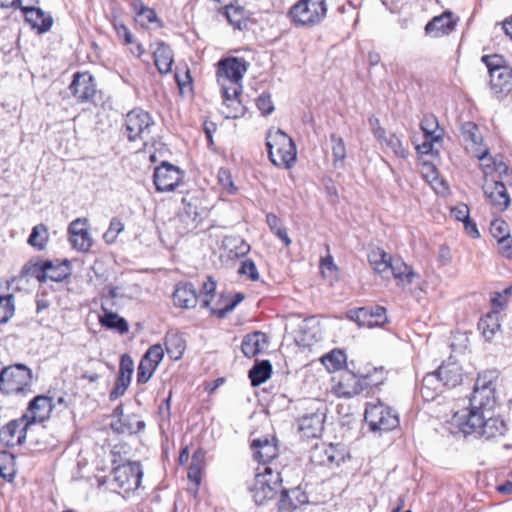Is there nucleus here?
I'll return each mask as SVG.
<instances>
[{"mask_svg":"<svg viewBox=\"0 0 512 512\" xmlns=\"http://www.w3.org/2000/svg\"><path fill=\"white\" fill-rule=\"evenodd\" d=\"M488 413L473 410L459 411L452 417V425L465 436L474 435L489 440L504 435L506 432L505 422L492 416L487 417Z\"/></svg>","mask_w":512,"mask_h":512,"instance_id":"f257e3e1","label":"nucleus"},{"mask_svg":"<svg viewBox=\"0 0 512 512\" xmlns=\"http://www.w3.org/2000/svg\"><path fill=\"white\" fill-rule=\"evenodd\" d=\"M269 160L277 167L291 168L297 159L296 145L281 129H270L266 135Z\"/></svg>","mask_w":512,"mask_h":512,"instance_id":"f03ea898","label":"nucleus"},{"mask_svg":"<svg viewBox=\"0 0 512 512\" xmlns=\"http://www.w3.org/2000/svg\"><path fill=\"white\" fill-rule=\"evenodd\" d=\"M281 478L279 472H274L270 467L264 466L263 472H258L249 491L257 505H264L272 500L280 491Z\"/></svg>","mask_w":512,"mask_h":512,"instance_id":"7ed1b4c3","label":"nucleus"},{"mask_svg":"<svg viewBox=\"0 0 512 512\" xmlns=\"http://www.w3.org/2000/svg\"><path fill=\"white\" fill-rule=\"evenodd\" d=\"M495 378L496 375L493 371L479 374L470 397L471 408L469 410L490 412L496 403L495 386L493 384Z\"/></svg>","mask_w":512,"mask_h":512,"instance_id":"20e7f679","label":"nucleus"},{"mask_svg":"<svg viewBox=\"0 0 512 512\" xmlns=\"http://www.w3.org/2000/svg\"><path fill=\"white\" fill-rule=\"evenodd\" d=\"M72 273L68 259H34V277L41 283L47 281L62 282Z\"/></svg>","mask_w":512,"mask_h":512,"instance_id":"39448f33","label":"nucleus"},{"mask_svg":"<svg viewBox=\"0 0 512 512\" xmlns=\"http://www.w3.org/2000/svg\"><path fill=\"white\" fill-rule=\"evenodd\" d=\"M364 418L373 432L391 431L399 425L398 414L380 401L367 404Z\"/></svg>","mask_w":512,"mask_h":512,"instance_id":"423d86ee","label":"nucleus"},{"mask_svg":"<svg viewBox=\"0 0 512 512\" xmlns=\"http://www.w3.org/2000/svg\"><path fill=\"white\" fill-rule=\"evenodd\" d=\"M327 12L325 0H299L290 9L292 21L298 26H312L322 21Z\"/></svg>","mask_w":512,"mask_h":512,"instance_id":"0eeeda50","label":"nucleus"},{"mask_svg":"<svg viewBox=\"0 0 512 512\" xmlns=\"http://www.w3.org/2000/svg\"><path fill=\"white\" fill-rule=\"evenodd\" d=\"M31 377V370L23 364L2 368L0 388L8 394L23 392Z\"/></svg>","mask_w":512,"mask_h":512,"instance_id":"6e6552de","label":"nucleus"},{"mask_svg":"<svg viewBox=\"0 0 512 512\" xmlns=\"http://www.w3.org/2000/svg\"><path fill=\"white\" fill-rule=\"evenodd\" d=\"M153 124L148 112L134 109L126 115L124 135L129 141L145 140L150 135Z\"/></svg>","mask_w":512,"mask_h":512,"instance_id":"1a4fd4ad","label":"nucleus"},{"mask_svg":"<svg viewBox=\"0 0 512 512\" xmlns=\"http://www.w3.org/2000/svg\"><path fill=\"white\" fill-rule=\"evenodd\" d=\"M143 477L141 464L128 461L113 469V481L124 492L135 491L140 487Z\"/></svg>","mask_w":512,"mask_h":512,"instance_id":"9d476101","label":"nucleus"},{"mask_svg":"<svg viewBox=\"0 0 512 512\" xmlns=\"http://www.w3.org/2000/svg\"><path fill=\"white\" fill-rule=\"evenodd\" d=\"M332 381V392L340 398H351L368 386L366 377L359 378L349 370L342 371L337 377H333Z\"/></svg>","mask_w":512,"mask_h":512,"instance_id":"9b49d317","label":"nucleus"},{"mask_svg":"<svg viewBox=\"0 0 512 512\" xmlns=\"http://www.w3.org/2000/svg\"><path fill=\"white\" fill-rule=\"evenodd\" d=\"M184 172L169 162L163 161L154 170L153 181L157 191H173L182 182Z\"/></svg>","mask_w":512,"mask_h":512,"instance_id":"f8f14e48","label":"nucleus"},{"mask_svg":"<svg viewBox=\"0 0 512 512\" xmlns=\"http://www.w3.org/2000/svg\"><path fill=\"white\" fill-rule=\"evenodd\" d=\"M68 89L79 103L94 102L97 94L95 79L88 72H76Z\"/></svg>","mask_w":512,"mask_h":512,"instance_id":"ddd939ff","label":"nucleus"},{"mask_svg":"<svg viewBox=\"0 0 512 512\" xmlns=\"http://www.w3.org/2000/svg\"><path fill=\"white\" fill-rule=\"evenodd\" d=\"M247 71V62L243 58L230 57L220 60L217 70L218 83H241Z\"/></svg>","mask_w":512,"mask_h":512,"instance_id":"4468645a","label":"nucleus"},{"mask_svg":"<svg viewBox=\"0 0 512 512\" xmlns=\"http://www.w3.org/2000/svg\"><path fill=\"white\" fill-rule=\"evenodd\" d=\"M30 424H32V418H29L27 415L10 421L0 429V442L8 447L21 445L26 438L27 429Z\"/></svg>","mask_w":512,"mask_h":512,"instance_id":"2eb2a0df","label":"nucleus"},{"mask_svg":"<svg viewBox=\"0 0 512 512\" xmlns=\"http://www.w3.org/2000/svg\"><path fill=\"white\" fill-rule=\"evenodd\" d=\"M134 371V363L128 354H123L120 359L119 373L116 378L114 388L109 394V399L114 401L123 396L126 392Z\"/></svg>","mask_w":512,"mask_h":512,"instance_id":"dca6fc26","label":"nucleus"},{"mask_svg":"<svg viewBox=\"0 0 512 512\" xmlns=\"http://www.w3.org/2000/svg\"><path fill=\"white\" fill-rule=\"evenodd\" d=\"M483 189L487 200L497 210L502 211L508 207L510 198L506 186L501 181L486 180Z\"/></svg>","mask_w":512,"mask_h":512,"instance_id":"f3484780","label":"nucleus"},{"mask_svg":"<svg viewBox=\"0 0 512 512\" xmlns=\"http://www.w3.org/2000/svg\"><path fill=\"white\" fill-rule=\"evenodd\" d=\"M253 457L259 463L266 465L278 455V447L274 438L267 437L254 439L251 443Z\"/></svg>","mask_w":512,"mask_h":512,"instance_id":"a211bd4d","label":"nucleus"},{"mask_svg":"<svg viewBox=\"0 0 512 512\" xmlns=\"http://www.w3.org/2000/svg\"><path fill=\"white\" fill-rule=\"evenodd\" d=\"M299 431L303 437L317 438L321 435L324 428V414L314 412L302 416L299 420Z\"/></svg>","mask_w":512,"mask_h":512,"instance_id":"6ab92c4d","label":"nucleus"},{"mask_svg":"<svg viewBox=\"0 0 512 512\" xmlns=\"http://www.w3.org/2000/svg\"><path fill=\"white\" fill-rule=\"evenodd\" d=\"M455 25L456 22L453 19V14L446 11L429 21L425 26V31L433 37H440L452 32Z\"/></svg>","mask_w":512,"mask_h":512,"instance_id":"aec40b11","label":"nucleus"},{"mask_svg":"<svg viewBox=\"0 0 512 512\" xmlns=\"http://www.w3.org/2000/svg\"><path fill=\"white\" fill-rule=\"evenodd\" d=\"M444 384L436 370L427 373L420 386V394L425 401L435 400L444 391Z\"/></svg>","mask_w":512,"mask_h":512,"instance_id":"412c9836","label":"nucleus"},{"mask_svg":"<svg viewBox=\"0 0 512 512\" xmlns=\"http://www.w3.org/2000/svg\"><path fill=\"white\" fill-rule=\"evenodd\" d=\"M174 304L178 307L189 309L196 306L198 296L192 283H179L173 293Z\"/></svg>","mask_w":512,"mask_h":512,"instance_id":"4be33fe9","label":"nucleus"},{"mask_svg":"<svg viewBox=\"0 0 512 512\" xmlns=\"http://www.w3.org/2000/svg\"><path fill=\"white\" fill-rule=\"evenodd\" d=\"M436 372L447 388H453L462 382V367L455 361L444 362Z\"/></svg>","mask_w":512,"mask_h":512,"instance_id":"5701e85b","label":"nucleus"},{"mask_svg":"<svg viewBox=\"0 0 512 512\" xmlns=\"http://www.w3.org/2000/svg\"><path fill=\"white\" fill-rule=\"evenodd\" d=\"M145 428V422L139 420L135 414L126 415L111 423V429L117 434H136Z\"/></svg>","mask_w":512,"mask_h":512,"instance_id":"b1692460","label":"nucleus"},{"mask_svg":"<svg viewBox=\"0 0 512 512\" xmlns=\"http://www.w3.org/2000/svg\"><path fill=\"white\" fill-rule=\"evenodd\" d=\"M267 343L266 334L261 331H255L247 334L241 344L242 352L245 356L251 358L259 354Z\"/></svg>","mask_w":512,"mask_h":512,"instance_id":"393cba45","label":"nucleus"},{"mask_svg":"<svg viewBox=\"0 0 512 512\" xmlns=\"http://www.w3.org/2000/svg\"><path fill=\"white\" fill-rule=\"evenodd\" d=\"M153 56L155 66L161 74H166L171 71L174 59L170 46L164 42H157Z\"/></svg>","mask_w":512,"mask_h":512,"instance_id":"a878e982","label":"nucleus"},{"mask_svg":"<svg viewBox=\"0 0 512 512\" xmlns=\"http://www.w3.org/2000/svg\"><path fill=\"white\" fill-rule=\"evenodd\" d=\"M490 85L495 93H504L512 90V68L507 66L492 72Z\"/></svg>","mask_w":512,"mask_h":512,"instance_id":"bb28decb","label":"nucleus"},{"mask_svg":"<svg viewBox=\"0 0 512 512\" xmlns=\"http://www.w3.org/2000/svg\"><path fill=\"white\" fill-rule=\"evenodd\" d=\"M222 13L233 28L243 30L247 27L250 14L243 6L235 3L223 10Z\"/></svg>","mask_w":512,"mask_h":512,"instance_id":"cd10ccee","label":"nucleus"},{"mask_svg":"<svg viewBox=\"0 0 512 512\" xmlns=\"http://www.w3.org/2000/svg\"><path fill=\"white\" fill-rule=\"evenodd\" d=\"M392 257L381 248H374L368 254V260L373 270L382 277H387Z\"/></svg>","mask_w":512,"mask_h":512,"instance_id":"c85d7f7f","label":"nucleus"},{"mask_svg":"<svg viewBox=\"0 0 512 512\" xmlns=\"http://www.w3.org/2000/svg\"><path fill=\"white\" fill-rule=\"evenodd\" d=\"M68 227L72 247L80 252L89 251L93 241L88 229L79 226Z\"/></svg>","mask_w":512,"mask_h":512,"instance_id":"c756f323","label":"nucleus"},{"mask_svg":"<svg viewBox=\"0 0 512 512\" xmlns=\"http://www.w3.org/2000/svg\"><path fill=\"white\" fill-rule=\"evenodd\" d=\"M500 312L498 310H492L482 317L478 323V329L481 331L483 336L490 340L493 338L495 333L500 329Z\"/></svg>","mask_w":512,"mask_h":512,"instance_id":"7c9ffc66","label":"nucleus"},{"mask_svg":"<svg viewBox=\"0 0 512 512\" xmlns=\"http://www.w3.org/2000/svg\"><path fill=\"white\" fill-rule=\"evenodd\" d=\"M389 273H391L403 286L410 284L416 276L412 268L405 264L401 259H392L389 267Z\"/></svg>","mask_w":512,"mask_h":512,"instance_id":"2f4dec72","label":"nucleus"},{"mask_svg":"<svg viewBox=\"0 0 512 512\" xmlns=\"http://www.w3.org/2000/svg\"><path fill=\"white\" fill-rule=\"evenodd\" d=\"M165 348L171 359L178 360L185 351V341L179 333L169 332L165 337Z\"/></svg>","mask_w":512,"mask_h":512,"instance_id":"473e14b6","label":"nucleus"},{"mask_svg":"<svg viewBox=\"0 0 512 512\" xmlns=\"http://www.w3.org/2000/svg\"><path fill=\"white\" fill-rule=\"evenodd\" d=\"M222 246L232 257H243L250 251V245L241 237L226 236L222 241Z\"/></svg>","mask_w":512,"mask_h":512,"instance_id":"72a5a7b5","label":"nucleus"},{"mask_svg":"<svg viewBox=\"0 0 512 512\" xmlns=\"http://www.w3.org/2000/svg\"><path fill=\"white\" fill-rule=\"evenodd\" d=\"M104 314L100 317V323L103 327L118 331L120 334H125L129 330L127 321L120 317L118 314L103 308Z\"/></svg>","mask_w":512,"mask_h":512,"instance_id":"f704fd0d","label":"nucleus"},{"mask_svg":"<svg viewBox=\"0 0 512 512\" xmlns=\"http://www.w3.org/2000/svg\"><path fill=\"white\" fill-rule=\"evenodd\" d=\"M272 373V365L268 360L256 363L249 371L252 386H259L267 381Z\"/></svg>","mask_w":512,"mask_h":512,"instance_id":"c9c22d12","label":"nucleus"},{"mask_svg":"<svg viewBox=\"0 0 512 512\" xmlns=\"http://www.w3.org/2000/svg\"><path fill=\"white\" fill-rule=\"evenodd\" d=\"M53 407L52 398L48 396L34 397V423L47 420Z\"/></svg>","mask_w":512,"mask_h":512,"instance_id":"e433bc0d","label":"nucleus"},{"mask_svg":"<svg viewBox=\"0 0 512 512\" xmlns=\"http://www.w3.org/2000/svg\"><path fill=\"white\" fill-rule=\"evenodd\" d=\"M367 318L364 327L373 328V327H381L388 322V318L386 315V309L382 306H367Z\"/></svg>","mask_w":512,"mask_h":512,"instance_id":"4c0bfd02","label":"nucleus"},{"mask_svg":"<svg viewBox=\"0 0 512 512\" xmlns=\"http://www.w3.org/2000/svg\"><path fill=\"white\" fill-rule=\"evenodd\" d=\"M53 24L54 18L50 12L34 6V30L37 34L41 35L49 32Z\"/></svg>","mask_w":512,"mask_h":512,"instance_id":"58836bf2","label":"nucleus"},{"mask_svg":"<svg viewBox=\"0 0 512 512\" xmlns=\"http://www.w3.org/2000/svg\"><path fill=\"white\" fill-rule=\"evenodd\" d=\"M377 141L382 149H389L398 158H406L408 155L407 150L404 148L402 141L395 134L386 135L383 138H378Z\"/></svg>","mask_w":512,"mask_h":512,"instance_id":"ea45409f","label":"nucleus"},{"mask_svg":"<svg viewBox=\"0 0 512 512\" xmlns=\"http://www.w3.org/2000/svg\"><path fill=\"white\" fill-rule=\"evenodd\" d=\"M311 460L318 465H329L335 461V448L333 445L315 446L311 453Z\"/></svg>","mask_w":512,"mask_h":512,"instance_id":"a19ab883","label":"nucleus"},{"mask_svg":"<svg viewBox=\"0 0 512 512\" xmlns=\"http://www.w3.org/2000/svg\"><path fill=\"white\" fill-rule=\"evenodd\" d=\"M425 138L432 140H441L443 131L439 127L437 118L434 115H425L420 124Z\"/></svg>","mask_w":512,"mask_h":512,"instance_id":"79ce46f5","label":"nucleus"},{"mask_svg":"<svg viewBox=\"0 0 512 512\" xmlns=\"http://www.w3.org/2000/svg\"><path fill=\"white\" fill-rule=\"evenodd\" d=\"M346 354L339 349H334L330 353L324 355L321 359L323 365L330 371L341 370L346 364Z\"/></svg>","mask_w":512,"mask_h":512,"instance_id":"37998d69","label":"nucleus"},{"mask_svg":"<svg viewBox=\"0 0 512 512\" xmlns=\"http://www.w3.org/2000/svg\"><path fill=\"white\" fill-rule=\"evenodd\" d=\"M220 112L226 119H236L244 115L245 109L239 98L233 97L223 101Z\"/></svg>","mask_w":512,"mask_h":512,"instance_id":"c03bdc74","label":"nucleus"},{"mask_svg":"<svg viewBox=\"0 0 512 512\" xmlns=\"http://www.w3.org/2000/svg\"><path fill=\"white\" fill-rule=\"evenodd\" d=\"M461 135L466 143H470L471 146H480L482 143V136L479 132L478 126L470 121L464 122L460 127Z\"/></svg>","mask_w":512,"mask_h":512,"instance_id":"a18cd8bd","label":"nucleus"},{"mask_svg":"<svg viewBox=\"0 0 512 512\" xmlns=\"http://www.w3.org/2000/svg\"><path fill=\"white\" fill-rule=\"evenodd\" d=\"M330 140L332 143L331 149L333 155V164L335 167H343L344 160L346 158V146L344 140L336 134H332L330 136Z\"/></svg>","mask_w":512,"mask_h":512,"instance_id":"49530a36","label":"nucleus"},{"mask_svg":"<svg viewBox=\"0 0 512 512\" xmlns=\"http://www.w3.org/2000/svg\"><path fill=\"white\" fill-rule=\"evenodd\" d=\"M15 474L14 457L7 451H0V477L12 480Z\"/></svg>","mask_w":512,"mask_h":512,"instance_id":"de8ad7c7","label":"nucleus"},{"mask_svg":"<svg viewBox=\"0 0 512 512\" xmlns=\"http://www.w3.org/2000/svg\"><path fill=\"white\" fill-rule=\"evenodd\" d=\"M13 295H0V324L6 323L14 315Z\"/></svg>","mask_w":512,"mask_h":512,"instance_id":"09e8293b","label":"nucleus"},{"mask_svg":"<svg viewBox=\"0 0 512 512\" xmlns=\"http://www.w3.org/2000/svg\"><path fill=\"white\" fill-rule=\"evenodd\" d=\"M245 298L244 294L236 293L232 299L227 301L222 308L214 309L211 308V313L216 315L219 318H224L228 313L232 312L235 307L243 301Z\"/></svg>","mask_w":512,"mask_h":512,"instance_id":"8fccbe9b","label":"nucleus"},{"mask_svg":"<svg viewBox=\"0 0 512 512\" xmlns=\"http://www.w3.org/2000/svg\"><path fill=\"white\" fill-rule=\"evenodd\" d=\"M450 220L462 222L463 224H473L470 221L469 207L466 204H458L450 210Z\"/></svg>","mask_w":512,"mask_h":512,"instance_id":"3c124183","label":"nucleus"},{"mask_svg":"<svg viewBox=\"0 0 512 512\" xmlns=\"http://www.w3.org/2000/svg\"><path fill=\"white\" fill-rule=\"evenodd\" d=\"M512 295V285L506 287L501 292H495L494 296L491 298V304L494 310H498L499 312L505 309L508 298Z\"/></svg>","mask_w":512,"mask_h":512,"instance_id":"603ef678","label":"nucleus"},{"mask_svg":"<svg viewBox=\"0 0 512 512\" xmlns=\"http://www.w3.org/2000/svg\"><path fill=\"white\" fill-rule=\"evenodd\" d=\"M164 350L161 345L156 344L152 345L142 357L143 360H146L149 364L154 366L156 369L163 359Z\"/></svg>","mask_w":512,"mask_h":512,"instance_id":"864d4df0","label":"nucleus"},{"mask_svg":"<svg viewBox=\"0 0 512 512\" xmlns=\"http://www.w3.org/2000/svg\"><path fill=\"white\" fill-rule=\"evenodd\" d=\"M256 106L264 116L270 115L275 109L271 95L267 92H263L257 97Z\"/></svg>","mask_w":512,"mask_h":512,"instance_id":"5fc2aeb1","label":"nucleus"},{"mask_svg":"<svg viewBox=\"0 0 512 512\" xmlns=\"http://www.w3.org/2000/svg\"><path fill=\"white\" fill-rule=\"evenodd\" d=\"M155 370L156 368L154 366L146 362V360L141 359L137 369V382L141 384L147 383Z\"/></svg>","mask_w":512,"mask_h":512,"instance_id":"6e6d98bb","label":"nucleus"},{"mask_svg":"<svg viewBox=\"0 0 512 512\" xmlns=\"http://www.w3.org/2000/svg\"><path fill=\"white\" fill-rule=\"evenodd\" d=\"M290 493L293 495L298 494L299 491L297 489H293L291 491L282 490L280 499H279V510L280 512H291L293 509L297 507V503L293 502L290 497Z\"/></svg>","mask_w":512,"mask_h":512,"instance_id":"4d7b16f0","label":"nucleus"},{"mask_svg":"<svg viewBox=\"0 0 512 512\" xmlns=\"http://www.w3.org/2000/svg\"><path fill=\"white\" fill-rule=\"evenodd\" d=\"M135 10H137V20L142 22V24L153 23L156 21L157 16L153 9L145 7L143 3H139V8L137 4H135Z\"/></svg>","mask_w":512,"mask_h":512,"instance_id":"13d9d810","label":"nucleus"},{"mask_svg":"<svg viewBox=\"0 0 512 512\" xmlns=\"http://www.w3.org/2000/svg\"><path fill=\"white\" fill-rule=\"evenodd\" d=\"M223 101H228V98L239 97L242 91L241 83H219Z\"/></svg>","mask_w":512,"mask_h":512,"instance_id":"bf43d9fd","label":"nucleus"},{"mask_svg":"<svg viewBox=\"0 0 512 512\" xmlns=\"http://www.w3.org/2000/svg\"><path fill=\"white\" fill-rule=\"evenodd\" d=\"M217 177L220 185L230 194H234L236 192L237 188L233 183L232 175L228 169L220 168Z\"/></svg>","mask_w":512,"mask_h":512,"instance_id":"052dcab7","label":"nucleus"},{"mask_svg":"<svg viewBox=\"0 0 512 512\" xmlns=\"http://www.w3.org/2000/svg\"><path fill=\"white\" fill-rule=\"evenodd\" d=\"M482 62L485 63L489 75L494 71L500 70V68L507 67L504 59L499 55H484L482 57Z\"/></svg>","mask_w":512,"mask_h":512,"instance_id":"680f3d73","label":"nucleus"},{"mask_svg":"<svg viewBox=\"0 0 512 512\" xmlns=\"http://www.w3.org/2000/svg\"><path fill=\"white\" fill-rule=\"evenodd\" d=\"M239 274L248 276L252 281L259 279V273L257 271L255 263L251 259H246L241 263L238 270Z\"/></svg>","mask_w":512,"mask_h":512,"instance_id":"e2e57ef3","label":"nucleus"},{"mask_svg":"<svg viewBox=\"0 0 512 512\" xmlns=\"http://www.w3.org/2000/svg\"><path fill=\"white\" fill-rule=\"evenodd\" d=\"M498 250L506 258H512V237L510 234L502 235L498 240Z\"/></svg>","mask_w":512,"mask_h":512,"instance_id":"0e129e2a","label":"nucleus"},{"mask_svg":"<svg viewBox=\"0 0 512 512\" xmlns=\"http://www.w3.org/2000/svg\"><path fill=\"white\" fill-rule=\"evenodd\" d=\"M366 315V307H360L358 309L350 310L347 312V317L350 320L357 322L359 326H363V324L365 323V320L367 318Z\"/></svg>","mask_w":512,"mask_h":512,"instance_id":"69168bd1","label":"nucleus"},{"mask_svg":"<svg viewBox=\"0 0 512 512\" xmlns=\"http://www.w3.org/2000/svg\"><path fill=\"white\" fill-rule=\"evenodd\" d=\"M475 155L479 159L481 166L483 167L484 173H490L493 169L490 165L491 157L488 156V151L486 149L482 150L477 148L475 151Z\"/></svg>","mask_w":512,"mask_h":512,"instance_id":"338daca9","label":"nucleus"},{"mask_svg":"<svg viewBox=\"0 0 512 512\" xmlns=\"http://www.w3.org/2000/svg\"><path fill=\"white\" fill-rule=\"evenodd\" d=\"M203 465L196 464L191 462L188 468V478L193 481L196 486H198L201 482V472L203 469Z\"/></svg>","mask_w":512,"mask_h":512,"instance_id":"774afa93","label":"nucleus"}]
</instances>
